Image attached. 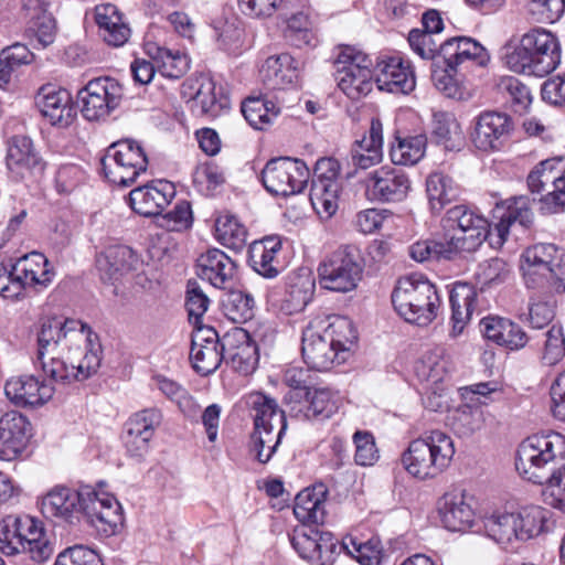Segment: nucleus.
I'll use <instances>...</instances> for the list:
<instances>
[{
	"label": "nucleus",
	"instance_id": "obj_1",
	"mask_svg": "<svg viewBox=\"0 0 565 565\" xmlns=\"http://www.w3.org/2000/svg\"><path fill=\"white\" fill-rule=\"evenodd\" d=\"M42 514L58 524L74 525L84 518L105 537L117 534L124 525L122 508L109 493L90 489L76 491L65 486L52 488L41 500Z\"/></svg>",
	"mask_w": 565,
	"mask_h": 565
},
{
	"label": "nucleus",
	"instance_id": "obj_2",
	"mask_svg": "<svg viewBox=\"0 0 565 565\" xmlns=\"http://www.w3.org/2000/svg\"><path fill=\"white\" fill-rule=\"evenodd\" d=\"M447 231L440 238L425 239L429 260L451 259L459 252H473L483 242L487 218L465 205H456L441 220Z\"/></svg>",
	"mask_w": 565,
	"mask_h": 565
},
{
	"label": "nucleus",
	"instance_id": "obj_3",
	"mask_svg": "<svg viewBox=\"0 0 565 565\" xmlns=\"http://www.w3.org/2000/svg\"><path fill=\"white\" fill-rule=\"evenodd\" d=\"M515 468L527 481L544 484L565 470V437L555 431L527 437L519 446Z\"/></svg>",
	"mask_w": 565,
	"mask_h": 565
},
{
	"label": "nucleus",
	"instance_id": "obj_4",
	"mask_svg": "<svg viewBox=\"0 0 565 565\" xmlns=\"http://www.w3.org/2000/svg\"><path fill=\"white\" fill-rule=\"evenodd\" d=\"M455 452V444L449 435L439 429L427 430L409 441L401 462L412 477L430 480L450 466Z\"/></svg>",
	"mask_w": 565,
	"mask_h": 565
},
{
	"label": "nucleus",
	"instance_id": "obj_5",
	"mask_svg": "<svg viewBox=\"0 0 565 565\" xmlns=\"http://www.w3.org/2000/svg\"><path fill=\"white\" fill-rule=\"evenodd\" d=\"M392 303L405 321L428 326L437 318L441 301L434 284L414 275L398 279L392 292Z\"/></svg>",
	"mask_w": 565,
	"mask_h": 565
},
{
	"label": "nucleus",
	"instance_id": "obj_6",
	"mask_svg": "<svg viewBox=\"0 0 565 565\" xmlns=\"http://www.w3.org/2000/svg\"><path fill=\"white\" fill-rule=\"evenodd\" d=\"M0 552L9 556L26 554L42 563L51 557L53 547L41 521L30 515H8L0 521Z\"/></svg>",
	"mask_w": 565,
	"mask_h": 565
},
{
	"label": "nucleus",
	"instance_id": "obj_7",
	"mask_svg": "<svg viewBox=\"0 0 565 565\" xmlns=\"http://www.w3.org/2000/svg\"><path fill=\"white\" fill-rule=\"evenodd\" d=\"M520 268L527 288L565 291V254L554 244L540 243L521 255Z\"/></svg>",
	"mask_w": 565,
	"mask_h": 565
},
{
	"label": "nucleus",
	"instance_id": "obj_8",
	"mask_svg": "<svg viewBox=\"0 0 565 565\" xmlns=\"http://www.w3.org/2000/svg\"><path fill=\"white\" fill-rule=\"evenodd\" d=\"M248 404L254 412L252 439L256 458L266 463L277 450L287 429L285 412L279 409L274 398L262 393L250 394Z\"/></svg>",
	"mask_w": 565,
	"mask_h": 565
},
{
	"label": "nucleus",
	"instance_id": "obj_9",
	"mask_svg": "<svg viewBox=\"0 0 565 565\" xmlns=\"http://www.w3.org/2000/svg\"><path fill=\"white\" fill-rule=\"evenodd\" d=\"M544 511L531 507L521 511H495L483 519L488 537L498 544H510L515 540L526 541L541 533Z\"/></svg>",
	"mask_w": 565,
	"mask_h": 565
},
{
	"label": "nucleus",
	"instance_id": "obj_10",
	"mask_svg": "<svg viewBox=\"0 0 565 565\" xmlns=\"http://www.w3.org/2000/svg\"><path fill=\"white\" fill-rule=\"evenodd\" d=\"M180 95L194 117L214 119L231 109V98L225 87L204 73L188 76L181 84Z\"/></svg>",
	"mask_w": 565,
	"mask_h": 565
},
{
	"label": "nucleus",
	"instance_id": "obj_11",
	"mask_svg": "<svg viewBox=\"0 0 565 565\" xmlns=\"http://www.w3.org/2000/svg\"><path fill=\"white\" fill-rule=\"evenodd\" d=\"M317 271L321 288L335 292H350L362 279L363 263L360 252L353 245L340 246L324 257Z\"/></svg>",
	"mask_w": 565,
	"mask_h": 565
},
{
	"label": "nucleus",
	"instance_id": "obj_12",
	"mask_svg": "<svg viewBox=\"0 0 565 565\" xmlns=\"http://www.w3.org/2000/svg\"><path fill=\"white\" fill-rule=\"evenodd\" d=\"M105 178L119 186L132 185L147 171L148 158L141 145L132 139L111 143L100 159Z\"/></svg>",
	"mask_w": 565,
	"mask_h": 565
},
{
	"label": "nucleus",
	"instance_id": "obj_13",
	"mask_svg": "<svg viewBox=\"0 0 565 565\" xmlns=\"http://www.w3.org/2000/svg\"><path fill=\"white\" fill-rule=\"evenodd\" d=\"M334 66L338 87L351 99L366 96L373 87L372 60L369 55L350 45H340Z\"/></svg>",
	"mask_w": 565,
	"mask_h": 565
},
{
	"label": "nucleus",
	"instance_id": "obj_14",
	"mask_svg": "<svg viewBox=\"0 0 565 565\" xmlns=\"http://www.w3.org/2000/svg\"><path fill=\"white\" fill-rule=\"evenodd\" d=\"M309 175V168L302 160L279 157L266 163L262 171V182L269 193L289 196L305 189Z\"/></svg>",
	"mask_w": 565,
	"mask_h": 565
},
{
	"label": "nucleus",
	"instance_id": "obj_15",
	"mask_svg": "<svg viewBox=\"0 0 565 565\" xmlns=\"http://www.w3.org/2000/svg\"><path fill=\"white\" fill-rule=\"evenodd\" d=\"M81 111L87 120H99L116 109L124 97L121 84L108 76L90 79L77 94Z\"/></svg>",
	"mask_w": 565,
	"mask_h": 565
},
{
	"label": "nucleus",
	"instance_id": "obj_16",
	"mask_svg": "<svg viewBox=\"0 0 565 565\" xmlns=\"http://www.w3.org/2000/svg\"><path fill=\"white\" fill-rule=\"evenodd\" d=\"M500 221L492 228L487 221L484 241L492 247H501L510 233L526 232L533 225V212L527 196H515L505 201Z\"/></svg>",
	"mask_w": 565,
	"mask_h": 565
},
{
	"label": "nucleus",
	"instance_id": "obj_17",
	"mask_svg": "<svg viewBox=\"0 0 565 565\" xmlns=\"http://www.w3.org/2000/svg\"><path fill=\"white\" fill-rule=\"evenodd\" d=\"M162 414L156 408H146L131 415L125 424L124 446L129 457L142 461L150 450Z\"/></svg>",
	"mask_w": 565,
	"mask_h": 565
},
{
	"label": "nucleus",
	"instance_id": "obj_18",
	"mask_svg": "<svg viewBox=\"0 0 565 565\" xmlns=\"http://www.w3.org/2000/svg\"><path fill=\"white\" fill-rule=\"evenodd\" d=\"M513 131L512 118L503 111L486 110L473 120L470 139L483 152L500 150Z\"/></svg>",
	"mask_w": 565,
	"mask_h": 565
},
{
	"label": "nucleus",
	"instance_id": "obj_19",
	"mask_svg": "<svg viewBox=\"0 0 565 565\" xmlns=\"http://www.w3.org/2000/svg\"><path fill=\"white\" fill-rule=\"evenodd\" d=\"M363 184L372 201L401 202L408 195L412 183L404 170L386 166L370 172Z\"/></svg>",
	"mask_w": 565,
	"mask_h": 565
},
{
	"label": "nucleus",
	"instance_id": "obj_20",
	"mask_svg": "<svg viewBox=\"0 0 565 565\" xmlns=\"http://www.w3.org/2000/svg\"><path fill=\"white\" fill-rule=\"evenodd\" d=\"M74 338H84V324L74 319L47 318L40 327L36 343V360H43L52 353H62L70 350V342Z\"/></svg>",
	"mask_w": 565,
	"mask_h": 565
},
{
	"label": "nucleus",
	"instance_id": "obj_21",
	"mask_svg": "<svg viewBox=\"0 0 565 565\" xmlns=\"http://www.w3.org/2000/svg\"><path fill=\"white\" fill-rule=\"evenodd\" d=\"M189 360L193 370L203 376L218 369L223 361V348L215 329L199 327L192 333Z\"/></svg>",
	"mask_w": 565,
	"mask_h": 565
},
{
	"label": "nucleus",
	"instance_id": "obj_22",
	"mask_svg": "<svg viewBox=\"0 0 565 565\" xmlns=\"http://www.w3.org/2000/svg\"><path fill=\"white\" fill-rule=\"evenodd\" d=\"M177 186L167 180H154L137 186L128 194L131 210L145 217L159 215L173 200Z\"/></svg>",
	"mask_w": 565,
	"mask_h": 565
},
{
	"label": "nucleus",
	"instance_id": "obj_23",
	"mask_svg": "<svg viewBox=\"0 0 565 565\" xmlns=\"http://www.w3.org/2000/svg\"><path fill=\"white\" fill-rule=\"evenodd\" d=\"M223 361L235 372L248 375L256 370L258 348L249 333L241 328L226 332L222 338Z\"/></svg>",
	"mask_w": 565,
	"mask_h": 565
},
{
	"label": "nucleus",
	"instance_id": "obj_24",
	"mask_svg": "<svg viewBox=\"0 0 565 565\" xmlns=\"http://www.w3.org/2000/svg\"><path fill=\"white\" fill-rule=\"evenodd\" d=\"M7 168L15 180H25L43 173L45 162L26 136L11 138L6 157Z\"/></svg>",
	"mask_w": 565,
	"mask_h": 565
},
{
	"label": "nucleus",
	"instance_id": "obj_25",
	"mask_svg": "<svg viewBox=\"0 0 565 565\" xmlns=\"http://www.w3.org/2000/svg\"><path fill=\"white\" fill-rule=\"evenodd\" d=\"M301 354L305 363L312 370L327 371L337 363L345 361L339 351L326 339L320 330V322H310L302 331Z\"/></svg>",
	"mask_w": 565,
	"mask_h": 565
},
{
	"label": "nucleus",
	"instance_id": "obj_26",
	"mask_svg": "<svg viewBox=\"0 0 565 565\" xmlns=\"http://www.w3.org/2000/svg\"><path fill=\"white\" fill-rule=\"evenodd\" d=\"M439 54L454 73L460 67L486 66L490 60L487 50L479 42L466 36L444 41L439 46Z\"/></svg>",
	"mask_w": 565,
	"mask_h": 565
},
{
	"label": "nucleus",
	"instance_id": "obj_27",
	"mask_svg": "<svg viewBox=\"0 0 565 565\" xmlns=\"http://www.w3.org/2000/svg\"><path fill=\"white\" fill-rule=\"evenodd\" d=\"M35 104L53 126L67 127L76 116L70 92L55 85L42 86L35 96Z\"/></svg>",
	"mask_w": 565,
	"mask_h": 565
},
{
	"label": "nucleus",
	"instance_id": "obj_28",
	"mask_svg": "<svg viewBox=\"0 0 565 565\" xmlns=\"http://www.w3.org/2000/svg\"><path fill=\"white\" fill-rule=\"evenodd\" d=\"M375 82L381 90L406 95L414 90L416 79L408 62L399 56L380 60L374 68Z\"/></svg>",
	"mask_w": 565,
	"mask_h": 565
},
{
	"label": "nucleus",
	"instance_id": "obj_29",
	"mask_svg": "<svg viewBox=\"0 0 565 565\" xmlns=\"http://www.w3.org/2000/svg\"><path fill=\"white\" fill-rule=\"evenodd\" d=\"M524 38L534 58L536 76L543 77L552 73L561 62V46L556 36L546 30L533 29Z\"/></svg>",
	"mask_w": 565,
	"mask_h": 565
},
{
	"label": "nucleus",
	"instance_id": "obj_30",
	"mask_svg": "<svg viewBox=\"0 0 565 565\" xmlns=\"http://www.w3.org/2000/svg\"><path fill=\"white\" fill-rule=\"evenodd\" d=\"M31 425L18 412H8L0 418V459L12 460L26 446L31 436Z\"/></svg>",
	"mask_w": 565,
	"mask_h": 565
},
{
	"label": "nucleus",
	"instance_id": "obj_31",
	"mask_svg": "<svg viewBox=\"0 0 565 565\" xmlns=\"http://www.w3.org/2000/svg\"><path fill=\"white\" fill-rule=\"evenodd\" d=\"M4 393L17 406L34 407L49 402L54 394V387L45 382H40L33 375H23L8 380Z\"/></svg>",
	"mask_w": 565,
	"mask_h": 565
},
{
	"label": "nucleus",
	"instance_id": "obj_32",
	"mask_svg": "<svg viewBox=\"0 0 565 565\" xmlns=\"http://www.w3.org/2000/svg\"><path fill=\"white\" fill-rule=\"evenodd\" d=\"M437 508L443 525L449 531L465 532L473 524L475 512L462 490L446 492L438 500Z\"/></svg>",
	"mask_w": 565,
	"mask_h": 565
},
{
	"label": "nucleus",
	"instance_id": "obj_33",
	"mask_svg": "<svg viewBox=\"0 0 565 565\" xmlns=\"http://www.w3.org/2000/svg\"><path fill=\"white\" fill-rule=\"evenodd\" d=\"M138 263L137 254L126 245L109 246L96 257V267L100 279L110 284L136 270Z\"/></svg>",
	"mask_w": 565,
	"mask_h": 565
},
{
	"label": "nucleus",
	"instance_id": "obj_34",
	"mask_svg": "<svg viewBox=\"0 0 565 565\" xmlns=\"http://www.w3.org/2000/svg\"><path fill=\"white\" fill-rule=\"evenodd\" d=\"M235 262L218 248L209 249L196 259V275L212 286L225 289L234 279Z\"/></svg>",
	"mask_w": 565,
	"mask_h": 565
},
{
	"label": "nucleus",
	"instance_id": "obj_35",
	"mask_svg": "<svg viewBox=\"0 0 565 565\" xmlns=\"http://www.w3.org/2000/svg\"><path fill=\"white\" fill-rule=\"evenodd\" d=\"M482 335L499 345L510 350H520L527 343L523 329L510 319L499 316H488L480 320Z\"/></svg>",
	"mask_w": 565,
	"mask_h": 565
},
{
	"label": "nucleus",
	"instance_id": "obj_36",
	"mask_svg": "<svg viewBox=\"0 0 565 565\" xmlns=\"http://www.w3.org/2000/svg\"><path fill=\"white\" fill-rule=\"evenodd\" d=\"M281 247V238L277 235H270L259 241H254L248 249V263L250 267L265 278H276L280 273L278 254Z\"/></svg>",
	"mask_w": 565,
	"mask_h": 565
},
{
	"label": "nucleus",
	"instance_id": "obj_37",
	"mask_svg": "<svg viewBox=\"0 0 565 565\" xmlns=\"http://www.w3.org/2000/svg\"><path fill=\"white\" fill-rule=\"evenodd\" d=\"M13 267L17 279H20L24 290L28 288L44 289L52 282L54 276L49 259L39 252H31L20 257Z\"/></svg>",
	"mask_w": 565,
	"mask_h": 565
},
{
	"label": "nucleus",
	"instance_id": "obj_38",
	"mask_svg": "<svg viewBox=\"0 0 565 565\" xmlns=\"http://www.w3.org/2000/svg\"><path fill=\"white\" fill-rule=\"evenodd\" d=\"M477 295V290L471 284L457 281L452 285L449 295L452 324L449 332L450 338L456 339L463 332L476 308Z\"/></svg>",
	"mask_w": 565,
	"mask_h": 565
},
{
	"label": "nucleus",
	"instance_id": "obj_39",
	"mask_svg": "<svg viewBox=\"0 0 565 565\" xmlns=\"http://www.w3.org/2000/svg\"><path fill=\"white\" fill-rule=\"evenodd\" d=\"M95 21L103 40L110 46H122L130 38V28L115 4L104 3L95 8Z\"/></svg>",
	"mask_w": 565,
	"mask_h": 565
},
{
	"label": "nucleus",
	"instance_id": "obj_40",
	"mask_svg": "<svg viewBox=\"0 0 565 565\" xmlns=\"http://www.w3.org/2000/svg\"><path fill=\"white\" fill-rule=\"evenodd\" d=\"M259 75L269 89H284L298 79V63L288 53L269 56L262 65Z\"/></svg>",
	"mask_w": 565,
	"mask_h": 565
},
{
	"label": "nucleus",
	"instance_id": "obj_41",
	"mask_svg": "<svg viewBox=\"0 0 565 565\" xmlns=\"http://www.w3.org/2000/svg\"><path fill=\"white\" fill-rule=\"evenodd\" d=\"M302 397L305 402L296 415L301 414L305 419L324 420L338 412L339 397L329 388H310Z\"/></svg>",
	"mask_w": 565,
	"mask_h": 565
},
{
	"label": "nucleus",
	"instance_id": "obj_42",
	"mask_svg": "<svg viewBox=\"0 0 565 565\" xmlns=\"http://www.w3.org/2000/svg\"><path fill=\"white\" fill-rule=\"evenodd\" d=\"M426 192L433 212H440L460 195V188L451 177L433 172L426 179Z\"/></svg>",
	"mask_w": 565,
	"mask_h": 565
},
{
	"label": "nucleus",
	"instance_id": "obj_43",
	"mask_svg": "<svg viewBox=\"0 0 565 565\" xmlns=\"http://www.w3.org/2000/svg\"><path fill=\"white\" fill-rule=\"evenodd\" d=\"M494 90L505 103H509L514 113H525L531 103L530 88L514 76H500L494 82Z\"/></svg>",
	"mask_w": 565,
	"mask_h": 565
},
{
	"label": "nucleus",
	"instance_id": "obj_44",
	"mask_svg": "<svg viewBox=\"0 0 565 565\" xmlns=\"http://www.w3.org/2000/svg\"><path fill=\"white\" fill-rule=\"evenodd\" d=\"M326 339L339 351L340 356L351 350L358 340V332L353 322L345 317H334L327 327L320 326Z\"/></svg>",
	"mask_w": 565,
	"mask_h": 565
},
{
	"label": "nucleus",
	"instance_id": "obj_45",
	"mask_svg": "<svg viewBox=\"0 0 565 565\" xmlns=\"http://www.w3.org/2000/svg\"><path fill=\"white\" fill-rule=\"evenodd\" d=\"M323 493L315 489L300 491L295 500L294 514L303 524H319L324 520Z\"/></svg>",
	"mask_w": 565,
	"mask_h": 565
},
{
	"label": "nucleus",
	"instance_id": "obj_46",
	"mask_svg": "<svg viewBox=\"0 0 565 565\" xmlns=\"http://www.w3.org/2000/svg\"><path fill=\"white\" fill-rule=\"evenodd\" d=\"M242 113L255 129H264L279 115L280 108L264 97H248L242 103Z\"/></svg>",
	"mask_w": 565,
	"mask_h": 565
},
{
	"label": "nucleus",
	"instance_id": "obj_47",
	"mask_svg": "<svg viewBox=\"0 0 565 565\" xmlns=\"http://www.w3.org/2000/svg\"><path fill=\"white\" fill-rule=\"evenodd\" d=\"M427 138L425 135L397 137L396 145L391 148V159L394 164L413 166L425 154Z\"/></svg>",
	"mask_w": 565,
	"mask_h": 565
},
{
	"label": "nucleus",
	"instance_id": "obj_48",
	"mask_svg": "<svg viewBox=\"0 0 565 565\" xmlns=\"http://www.w3.org/2000/svg\"><path fill=\"white\" fill-rule=\"evenodd\" d=\"M255 299L243 290H231L222 300L224 316L235 322L244 323L254 317Z\"/></svg>",
	"mask_w": 565,
	"mask_h": 565
},
{
	"label": "nucleus",
	"instance_id": "obj_49",
	"mask_svg": "<svg viewBox=\"0 0 565 565\" xmlns=\"http://www.w3.org/2000/svg\"><path fill=\"white\" fill-rule=\"evenodd\" d=\"M215 236L223 246L239 252L246 245L247 230L235 216L224 215L215 222Z\"/></svg>",
	"mask_w": 565,
	"mask_h": 565
},
{
	"label": "nucleus",
	"instance_id": "obj_50",
	"mask_svg": "<svg viewBox=\"0 0 565 565\" xmlns=\"http://www.w3.org/2000/svg\"><path fill=\"white\" fill-rule=\"evenodd\" d=\"M449 371V361L445 356V349L436 347L427 351L415 364L417 376L434 383L443 381Z\"/></svg>",
	"mask_w": 565,
	"mask_h": 565
},
{
	"label": "nucleus",
	"instance_id": "obj_51",
	"mask_svg": "<svg viewBox=\"0 0 565 565\" xmlns=\"http://www.w3.org/2000/svg\"><path fill=\"white\" fill-rule=\"evenodd\" d=\"M501 58L504 65L512 72L536 76L534 70V58H532L531 50L525 44V38L522 36L520 44L507 43L501 49Z\"/></svg>",
	"mask_w": 565,
	"mask_h": 565
},
{
	"label": "nucleus",
	"instance_id": "obj_52",
	"mask_svg": "<svg viewBox=\"0 0 565 565\" xmlns=\"http://www.w3.org/2000/svg\"><path fill=\"white\" fill-rule=\"evenodd\" d=\"M339 182L312 181L310 189V201L318 214L327 217L333 215L338 209Z\"/></svg>",
	"mask_w": 565,
	"mask_h": 565
},
{
	"label": "nucleus",
	"instance_id": "obj_53",
	"mask_svg": "<svg viewBox=\"0 0 565 565\" xmlns=\"http://www.w3.org/2000/svg\"><path fill=\"white\" fill-rule=\"evenodd\" d=\"M36 363L40 364L43 373L55 383L68 384L76 381L75 365L67 364L64 352L52 353L43 360H36Z\"/></svg>",
	"mask_w": 565,
	"mask_h": 565
},
{
	"label": "nucleus",
	"instance_id": "obj_54",
	"mask_svg": "<svg viewBox=\"0 0 565 565\" xmlns=\"http://www.w3.org/2000/svg\"><path fill=\"white\" fill-rule=\"evenodd\" d=\"M555 300L551 296H533L529 300L525 320L534 329L547 327L554 318Z\"/></svg>",
	"mask_w": 565,
	"mask_h": 565
},
{
	"label": "nucleus",
	"instance_id": "obj_55",
	"mask_svg": "<svg viewBox=\"0 0 565 565\" xmlns=\"http://www.w3.org/2000/svg\"><path fill=\"white\" fill-rule=\"evenodd\" d=\"M210 306V298L203 290L200 282L195 279H189L185 286L184 308L189 320L198 324L205 315Z\"/></svg>",
	"mask_w": 565,
	"mask_h": 565
},
{
	"label": "nucleus",
	"instance_id": "obj_56",
	"mask_svg": "<svg viewBox=\"0 0 565 565\" xmlns=\"http://www.w3.org/2000/svg\"><path fill=\"white\" fill-rule=\"evenodd\" d=\"M342 547L349 555L354 557L361 565H380L382 559V547L379 541L369 540L358 543L352 537L342 542Z\"/></svg>",
	"mask_w": 565,
	"mask_h": 565
},
{
	"label": "nucleus",
	"instance_id": "obj_57",
	"mask_svg": "<svg viewBox=\"0 0 565 565\" xmlns=\"http://www.w3.org/2000/svg\"><path fill=\"white\" fill-rule=\"evenodd\" d=\"M57 25L54 17L47 12L35 15L28 22L26 33L34 38L43 49L50 46L56 38Z\"/></svg>",
	"mask_w": 565,
	"mask_h": 565
},
{
	"label": "nucleus",
	"instance_id": "obj_58",
	"mask_svg": "<svg viewBox=\"0 0 565 565\" xmlns=\"http://www.w3.org/2000/svg\"><path fill=\"white\" fill-rule=\"evenodd\" d=\"M543 337L541 360L545 365H555L565 356V337L563 329L558 326H552Z\"/></svg>",
	"mask_w": 565,
	"mask_h": 565
},
{
	"label": "nucleus",
	"instance_id": "obj_59",
	"mask_svg": "<svg viewBox=\"0 0 565 565\" xmlns=\"http://www.w3.org/2000/svg\"><path fill=\"white\" fill-rule=\"evenodd\" d=\"M382 150L369 147L366 141L356 140L350 151V164L354 168L353 172L349 173V177L354 175L358 170H366L382 161Z\"/></svg>",
	"mask_w": 565,
	"mask_h": 565
},
{
	"label": "nucleus",
	"instance_id": "obj_60",
	"mask_svg": "<svg viewBox=\"0 0 565 565\" xmlns=\"http://www.w3.org/2000/svg\"><path fill=\"white\" fill-rule=\"evenodd\" d=\"M436 34L414 29L408 34V43L412 50L425 60L441 58L439 46L443 42L436 40Z\"/></svg>",
	"mask_w": 565,
	"mask_h": 565
},
{
	"label": "nucleus",
	"instance_id": "obj_61",
	"mask_svg": "<svg viewBox=\"0 0 565 565\" xmlns=\"http://www.w3.org/2000/svg\"><path fill=\"white\" fill-rule=\"evenodd\" d=\"M526 7L534 21L553 23L562 17L565 0H527Z\"/></svg>",
	"mask_w": 565,
	"mask_h": 565
},
{
	"label": "nucleus",
	"instance_id": "obj_62",
	"mask_svg": "<svg viewBox=\"0 0 565 565\" xmlns=\"http://www.w3.org/2000/svg\"><path fill=\"white\" fill-rule=\"evenodd\" d=\"M509 274L507 263L501 258H491L478 265L475 278L481 288L504 281Z\"/></svg>",
	"mask_w": 565,
	"mask_h": 565
},
{
	"label": "nucleus",
	"instance_id": "obj_63",
	"mask_svg": "<svg viewBox=\"0 0 565 565\" xmlns=\"http://www.w3.org/2000/svg\"><path fill=\"white\" fill-rule=\"evenodd\" d=\"M320 530L316 527L296 529L290 536V543L299 556L313 564L317 548V536Z\"/></svg>",
	"mask_w": 565,
	"mask_h": 565
},
{
	"label": "nucleus",
	"instance_id": "obj_64",
	"mask_svg": "<svg viewBox=\"0 0 565 565\" xmlns=\"http://www.w3.org/2000/svg\"><path fill=\"white\" fill-rule=\"evenodd\" d=\"M54 565H104L99 555L83 545H76L58 554Z\"/></svg>",
	"mask_w": 565,
	"mask_h": 565
}]
</instances>
